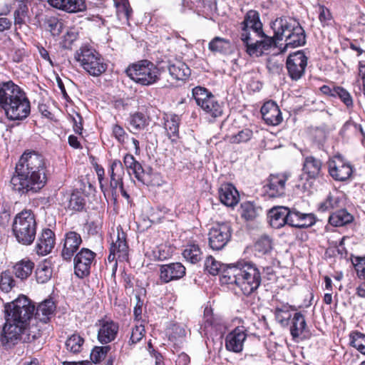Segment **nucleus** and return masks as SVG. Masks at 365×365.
<instances>
[{
	"label": "nucleus",
	"mask_w": 365,
	"mask_h": 365,
	"mask_svg": "<svg viewBox=\"0 0 365 365\" xmlns=\"http://www.w3.org/2000/svg\"><path fill=\"white\" fill-rule=\"evenodd\" d=\"M14 286V280L9 272H4L0 277V289L5 292H9Z\"/></svg>",
	"instance_id": "obj_58"
},
{
	"label": "nucleus",
	"mask_w": 365,
	"mask_h": 365,
	"mask_svg": "<svg viewBox=\"0 0 365 365\" xmlns=\"http://www.w3.org/2000/svg\"><path fill=\"white\" fill-rule=\"evenodd\" d=\"M116 8L118 19L124 24H129V19L133 14L128 0H113Z\"/></svg>",
	"instance_id": "obj_42"
},
{
	"label": "nucleus",
	"mask_w": 365,
	"mask_h": 365,
	"mask_svg": "<svg viewBox=\"0 0 365 365\" xmlns=\"http://www.w3.org/2000/svg\"><path fill=\"white\" fill-rule=\"evenodd\" d=\"M226 266L217 261L212 256H208L205 262V269L212 275L220 274Z\"/></svg>",
	"instance_id": "obj_49"
},
{
	"label": "nucleus",
	"mask_w": 365,
	"mask_h": 365,
	"mask_svg": "<svg viewBox=\"0 0 365 365\" xmlns=\"http://www.w3.org/2000/svg\"><path fill=\"white\" fill-rule=\"evenodd\" d=\"M47 181V169L44 158L39 153L24 152L16 165L10 183L12 190L20 194L36 192Z\"/></svg>",
	"instance_id": "obj_1"
},
{
	"label": "nucleus",
	"mask_w": 365,
	"mask_h": 365,
	"mask_svg": "<svg viewBox=\"0 0 365 365\" xmlns=\"http://www.w3.org/2000/svg\"><path fill=\"white\" fill-rule=\"evenodd\" d=\"M125 73L135 83L144 86L155 84L160 80V76L158 66L146 59L129 65L125 69Z\"/></svg>",
	"instance_id": "obj_6"
},
{
	"label": "nucleus",
	"mask_w": 365,
	"mask_h": 365,
	"mask_svg": "<svg viewBox=\"0 0 365 365\" xmlns=\"http://www.w3.org/2000/svg\"><path fill=\"white\" fill-rule=\"evenodd\" d=\"M123 164L129 175H134L135 178L143 184L147 183L145 171L141 164L135 160L133 155H125Z\"/></svg>",
	"instance_id": "obj_31"
},
{
	"label": "nucleus",
	"mask_w": 365,
	"mask_h": 365,
	"mask_svg": "<svg viewBox=\"0 0 365 365\" xmlns=\"http://www.w3.org/2000/svg\"><path fill=\"white\" fill-rule=\"evenodd\" d=\"M239 267L238 287L249 296L257 289L261 283V274L255 264L245 260L237 261Z\"/></svg>",
	"instance_id": "obj_9"
},
{
	"label": "nucleus",
	"mask_w": 365,
	"mask_h": 365,
	"mask_svg": "<svg viewBox=\"0 0 365 365\" xmlns=\"http://www.w3.org/2000/svg\"><path fill=\"white\" fill-rule=\"evenodd\" d=\"M55 245V235L50 229L43 230L36 245V250L39 255H46L50 253Z\"/></svg>",
	"instance_id": "obj_30"
},
{
	"label": "nucleus",
	"mask_w": 365,
	"mask_h": 365,
	"mask_svg": "<svg viewBox=\"0 0 365 365\" xmlns=\"http://www.w3.org/2000/svg\"><path fill=\"white\" fill-rule=\"evenodd\" d=\"M252 135L253 133L250 129L245 128L230 136V141L232 143H245L252 138Z\"/></svg>",
	"instance_id": "obj_56"
},
{
	"label": "nucleus",
	"mask_w": 365,
	"mask_h": 365,
	"mask_svg": "<svg viewBox=\"0 0 365 365\" xmlns=\"http://www.w3.org/2000/svg\"><path fill=\"white\" fill-rule=\"evenodd\" d=\"M137 303L134 307L133 314L135 322H143L142 321V311L143 302L140 300V297L137 296Z\"/></svg>",
	"instance_id": "obj_63"
},
{
	"label": "nucleus",
	"mask_w": 365,
	"mask_h": 365,
	"mask_svg": "<svg viewBox=\"0 0 365 365\" xmlns=\"http://www.w3.org/2000/svg\"><path fill=\"white\" fill-rule=\"evenodd\" d=\"M111 349L110 345L96 346L91 353V359L93 363H99L104 359Z\"/></svg>",
	"instance_id": "obj_54"
},
{
	"label": "nucleus",
	"mask_w": 365,
	"mask_h": 365,
	"mask_svg": "<svg viewBox=\"0 0 365 365\" xmlns=\"http://www.w3.org/2000/svg\"><path fill=\"white\" fill-rule=\"evenodd\" d=\"M247 336V329L245 327H236L225 337L226 349L234 353L241 352Z\"/></svg>",
	"instance_id": "obj_19"
},
{
	"label": "nucleus",
	"mask_w": 365,
	"mask_h": 365,
	"mask_svg": "<svg viewBox=\"0 0 365 365\" xmlns=\"http://www.w3.org/2000/svg\"><path fill=\"white\" fill-rule=\"evenodd\" d=\"M86 201L83 195L79 192L71 193L68 205V208L73 211H81L83 210Z\"/></svg>",
	"instance_id": "obj_47"
},
{
	"label": "nucleus",
	"mask_w": 365,
	"mask_h": 365,
	"mask_svg": "<svg viewBox=\"0 0 365 365\" xmlns=\"http://www.w3.org/2000/svg\"><path fill=\"white\" fill-rule=\"evenodd\" d=\"M84 339L78 334H73L66 341V350L73 354L81 351Z\"/></svg>",
	"instance_id": "obj_45"
},
{
	"label": "nucleus",
	"mask_w": 365,
	"mask_h": 365,
	"mask_svg": "<svg viewBox=\"0 0 365 365\" xmlns=\"http://www.w3.org/2000/svg\"><path fill=\"white\" fill-rule=\"evenodd\" d=\"M47 29L53 36H58L63 28V23L56 17H50L46 21Z\"/></svg>",
	"instance_id": "obj_57"
},
{
	"label": "nucleus",
	"mask_w": 365,
	"mask_h": 365,
	"mask_svg": "<svg viewBox=\"0 0 365 365\" xmlns=\"http://www.w3.org/2000/svg\"><path fill=\"white\" fill-rule=\"evenodd\" d=\"M239 267L237 266V262L232 264V267L226 266L224 268L220 274V282L222 284H236L238 287V274Z\"/></svg>",
	"instance_id": "obj_43"
},
{
	"label": "nucleus",
	"mask_w": 365,
	"mask_h": 365,
	"mask_svg": "<svg viewBox=\"0 0 365 365\" xmlns=\"http://www.w3.org/2000/svg\"><path fill=\"white\" fill-rule=\"evenodd\" d=\"M307 328V323L304 316L301 312L294 314L292 319L290 333L293 339L299 338L303 334Z\"/></svg>",
	"instance_id": "obj_41"
},
{
	"label": "nucleus",
	"mask_w": 365,
	"mask_h": 365,
	"mask_svg": "<svg viewBox=\"0 0 365 365\" xmlns=\"http://www.w3.org/2000/svg\"><path fill=\"white\" fill-rule=\"evenodd\" d=\"M12 230L19 243L24 245L32 244L36 233L34 215L30 210H24L19 213L13 222Z\"/></svg>",
	"instance_id": "obj_8"
},
{
	"label": "nucleus",
	"mask_w": 365,
	"mask_h": 365,
	"mask_svg": "<svg viewBox=\"0 0 365 365\" xmlns=\"http://www.w3.org/2000/svg\"><path fill=\"white\" fill-rule=\"evenodd\" d=\"M231 48L230 40L220 36H215L208 43V49L214 53L227 54Z\"/></svg>",
	"instance_id": "obj_37"
},
{
	"label": "nucleus",
	"mask_w": 365,
	"mask_h": 365,
	"mask_svg": "<svg viewBox=\"0 0 365 365\" xmlns=\"http://www.w3.org/2000/svg\"><path fill=\"white\" fill-rule=\"evenodd\" d=\"M96 254L88 248H82L73 258L74 272L79 278L88 276Z\"/></svg>",
	"instance_id": "obj_17"
},
{
	"label": "nucleus",
	"mask_w": 365,
	"mask_h": 365,
	"mask_svg": "<svg viewBox=\"0 0 365 365\" xmlns=\"http://www.w3.org/2000/svg\"><path fill=\"white\" fill-rule=\"evenodd\" d=\"M358 277H365V257H356L354 262Z\"/></svg>",
	"instance_id": "obj_62"
},
{
	"label": "nucleus",
	"mask_w": 365,
	"mask_h": 365,
	"mask_svg": "<svg viewBox=\"0 0 365 365\" xmlns=\"http://www.w3.org/2000/svg\"><path fill=\"white\" fill-rule=\"evenodd\" d=\"M6 323L2 329L0 341L3 346L11 347L16 344L20 339L21 335L27 330L28 326L12 322L11 319L6 317Z\"/></svg>",
	"instance_id": "obj_13"
},
{
	"label": "nucleus",
	"mask_w": 365,
	"mask_h": 365,
	"mask_svg": "<svg viewBox=\"0 0 365 365\" xmlns=\"http://www.w3.org/2000/svg\"><path fill=\"white\" fill-rule=\"evenodd\" d=\"M163 120L167 136L172 141L176 140L179 137V126L181 122L180 116L175 113H165Z\"/></svg>",
	"instance_id": "obj_28"
},
{
	"label": "nucleus",
	"mask_w": 365,
	"mask_h": 365,
	"mask_svg": "<svg viewBox=\"0 0 365 365\" xmlns=\"http://www.w3.org/2000/svg\"><path fill=\"white\" fill-rule=\"evenodd\" d=\"M232 230L230 223H216L210 230L208 240L210 247L215 250L222 249L230 241Z\"/></svg>",
	"instance_id": "obj_14"
},
{
	"label": "nucleus",
	"mask_w": 365,
	"mask_h": 365,
	"mask_svg": "<svg viewBox=\"0 0 365 365\" xmlns=\"http://www.w3.org/2000/svg\"><path fill=\"white\" fill-rule=\"evenodd\" d=\"M55 308V304L52 300H45L38 304L34 316L36 319L46 323L48 320L49 317L53 314Z\"/></svg>",
	"instance_id": "obj_38"
},
{
	"label": "nucleus",
	"mask_w": 365,
	"mask_h": 365,
	"mask_svg": "<svg viewBox=\"0 0 365 365\" xmlns=\"http://www.w3.org/2000/svg\"><path fill=\"white\" fill-rule=\"evenodd\" d=\"M359 284L356 288V294L361 298H365V277H359Z\"/></svg>",
	"instance_id": "obj_64"
},
{
	"label": "nucleus",
	"mask_w": 365,
	"mask_h": 365,
	"mask_svg": "<svg viewBox=\"0 0 365 365\" xmlns=\"http://www.w3.org/2000/svg\"><path fill=\"white\" fill-rule=\"evenodd\" d=\"M327 163L329 174L334 180L345 181L353 173L352 165L340 155L333 156Z\"/></svg>",
	"instance_id": "obj_15"
},
{
	"label": "nucleus",
	"mask_w": 365,
	"mask_h": 365,
	"mask_svg": "<svg viewBox=\"0 0 365 365\" xmlns=\"http://www.w3.org/2000/svg\"><path fill=\"white\" fill-rule=\"evenodd\" d=\"M145 257L153 261H163L172 255L170 248L165 245H160L145 252Z\"/></svg>",
	"instance_id": "obj_44"
},
{
	"label": "nucleus",
	"mask_w": 365,
	"mask_h": 365,
	"mask_svg": "<svg viewBox=\"0 0 365 365\" xmlns=\"http://www.w3.org/2000/svg\"><path fill=\"white\" fill-rule=\"evenodd\" d=\"M255 251L260 255H265L272 250V240L268 236L261 237L255 244Z\"/></svg>",
	"instance_id": "obj_52"
},
{
	"label": "nucleus",
	"mask_w": 365,
	"mask_h": 365,
	"mask_svg": "<svg viewBox=\"0 0 365 365\" xmlns=\"http://www.w3.org/2000/svg\"><path fill=\"white\" fill-rule=\"evenodd\" d=\"M354 216L346 209L336 210L330 215L329 222L334 227H342L352 222Z\"/></svg>",
	"instance_id": "obj_39"
},
{
	"label": "nucleus",
	"mask_w": 365,
	"mask_h": 365,
	"mask_svg": "<svg viewBox=\"0 0 365 365\" xmlns=\"http://www.w3.org/2000/svg\"><path fill=\"white\" fill-rule=\"evenodd\" d=\"M74 58L82 68L93 77L100 76L107 70L108 65L103 56L91 46H81L76 51Z\"/></svg>",
	"instance_id": "obj_7"
},
{
	"label": "nucleus",
	"mask_w": 365,
	"mask_h": 365,
	"mask_svg": "<svg viewBox=\"0 0 365 365\" xmlns=\"http://www.w3.org/2000/svg\"><path fill=\"white\" fill-rule=\"evenodd\" d=\"M240 28V39L250 56H260L274 46V39L263 32L259 14L257 11L250 10L246 13Z\"/></svg>",
	"instance_id": "obj_2"
},
{
	"label": "nucleus",
	"mask_w": 365,
	"mask_h": 365,
	"mask_svg": "<svg viewBox=\"0 0 365 365\" xmlns=\"http://www.w3.org/2000/svg\"><path fill=\"white\" fill-rule=\"evenodd\" d=\"M259 208L251 202H245L241 205V216L246 220H252L259 215Z\"/></svg>",
	"instance_id": "obj_50"
},
{
	"label": "nucleus",
	"mask_w": 365,
	"mask_h": 365,
	"mask_svg": "<svg viewBox=\"0 0 365 365\" xmlns=\"http://www.w3.org/2000/svg\"><path fill=\"white\" fill-rule=\"evenodd\" d=\"M186 268L181 262H173L162 264L160 267V279L164 283L182 278Z\"/></svg>",
	"instance_id": "obj_21"
},
{
	"label": "nucleus",
	"mask_w": 365,
	"mask_h": 365,
	"mask_svg": "<svg viewBox=\"0 0 365 365\" xmlns=\"http://www.w3.org/2000/svg\"><path fill=\"white\" fill-rule=\"evenodd\" d=\"M53 275V267L51 261L43 260L38 264L35 270L36 282L39 284L48 282Z\"/></svg>",
	"instance_id": "obj_36"
},
{
	"label": "nucleus",
	"mask_w": 365,
	"mask_h": 365,
	"mask_svg": "<svg viewBox=\"0 0 365 365\" xmlns=\"http://www.w3.org/2000/svg\"><path fill=\"white\" fill-rule=\"evenodd\" d=\"M289 175L286 173L271 174L264 181L262 192L267 198L283 197L286 192V182Z\"/></svg>",
	"instance_id": "obj_12"
},
{
	"label": "nucleus",
	"mask_w": 365,
	"mask_h": 365,
	"mask_svg": "<svg viewBox=\"0 0 365 365\" xmlns=\"http://www.w3.org/2000/svg\"><path fill=\"white\" fill-rule=\"evenodd\" d=\"M269 224L274 229H279L284 225L297 228L312 227L316 222V217L312 213H304L295 208L286 207H273L269 212Z\"/></svg>",
	"instance_id": "obj_5"
},
{
	"label": "nucleus",
	"mask_w": 365,
	"mask_h": 365,
	"mask_svg": "<svg viewBox=\"0 0 365 365\" xmlns=\"http://www.w3.org/2000/svg\"><path fill=\"white\" fill-rule=\"evenodd\" d=\"M108 173L110 176V187L116 190L119 185H122L125 175L123 165L120 160L115 159L109 161Z\"/></svg>",
	"instance_id": "obj_27"
},
{
	"label": "nucleus",
	"mask_w": 365,
	"mask_h": 365,
	"mask_svg": "<svg viewBox=\"0 0 365 365\" xmlns=\"http://www.w3.org/2000/svg\"><path fill=\"white\" fill-rule=\"evenodd\" d=\"M35 306L26 296L22 295L11 302L4 305L5 317L29 326V322L34 317Z\"/></svg>",
	"instance_id": "obj_10"
},
{
	"label": "nucleus",
	"mask_w": 365,
	"mask_h": 365,
	"mask_svg": "<svg viewBox=\"0 0 365 365\" xmlns=\"http://www.w3.org/2000/svg\"><path fill=\"white\" fill-rule=\"evenodd\" d=\"M321 92L333 98H338L347 107L353 106V98L349 92L344 88L334 84L324 85L320 88Z\"/></svg>",
	"instance_id": "obj_25"
},
{
	"label": "nucleus",
	"mask_w": 365,
	"mask_h": 365,
	"mask_svg": "<svg viewBox=\"0 0 365 365\" xmlns=\"http://www.w3.org/2000/svg\"><path fill=\"white\" fill-rule=\"evenodd\" d=\"M219 197L221 202L227 207H234L240 200L237 190L231 183L221 185L219 188Z\"/></svg>",
	"instance_id": "obj_29"
},
{
	"label": "nucleus",
	"mask_w": 365,
	"mask_h": 365,
	"mask_svg": "<svg viewBox=\"0 0 365 365\" xmlns=\"http://www.w3.org/2000/svg\"><path fill=\"white\" fill-rule=\"evenodd\" d=\"M112 136L121 145L126 143L129 139V135L124 128L117 123L112 125Z\"/></svg>",
	"instance_id": "obj_55"
},
{
	"label": "nucleus",
	"mask_w": 365,
	"mask_h": 365,
	"mask_svg": "<svg viewBox=\"0 0 365 365\" xmlns=\"http://www.w3.org/2000/svg\"><path fill=\"white\" fill-rule=\"evenodd\" d=\"M192 96L198 106L207 114L213 118H217L222 115L223 103L207 88L202 86H196L192 89Z\"/></svg>",
	"instance_id": "obj_11"
},
{
	"label": "nucleus",
	"mask_w": 365,
	"mask_h": 365,
	"mask_svg": "<svg viewBox=\"0 0 365 365\" xmlns=\"http://www.w3.org/2000/svg\"><path fill=\"white\" fill-rule=\"evenodd\" d=\"M273 30L274 45L276 41L284 39L285 45L281 48L284 52L288 48H297L304 46L306 43L304 30L299 22L286 17L277 18L271 23Z\"/></svg>",
	"instance_id": "obj_4"
},
{
	"label": "nucleus",
	"mask_w": 365,
	"mask_h": 365,
	"mask_svg": "<svg viewBox=\"0 0 365 365\" xmlns=\"http://www.w3.org/2000/svg\"><path fill=\"white\" fill-rule=\"evenodd\" d=\"M319 19L321 23L324 25H328L331 19V14L329 10L324 6H319L318 8Z\"/></svg>",
	"instance_id": "obj_61"
},
{
	"label": "nucleus",
	"mask_w": 365,
	"mask_h": 365,
	"mask_svg": "<svg viewBox=\"0 0 365 365\" xmlns=\"http://www.w3.org/2000/svg\"><path fill=\"white\" fill-rule=\"evenodd\" d=\"M205 328L217 327L220 325L213 317L212 310L210 307H205L204 310Z\"/></svg>",
	"instance_id": "obj_59"
},
{
	"label": "nucleus",
	"mask_w": 365,
	"mask_h": 365,
	"mask_svg": "<svg viewBox=\"0 0 365 365\" xmlns=\"http://www.w3.org/2000/svg\"><path fill=\"white\" fill-rule=\"evenodd\" d=\"M29 8L26 3H19L14 13V24L21 26L25 23V19L28 15Z\"/></svg>",
	"instance_id": "obj_53"
},
{
	"label": "nucleus",
	"mask_w": 365,
	"mask_h": 365,
	"mask_svg": "<svg viewBox=\"0 0 365 365\" xmlns=\"http://www.w3.org/2000/svg\"><path fill=\"white\" fill-rule=\"evenodd\" d=\"M34 263L29 259H23L14 266V272L21 280L27 279L32 273Z\"/></svg>",
	"instance_id": "obj_40"
},
{
	"label": "nucleus",
	"mask_w": 365,
	"mask_h": 365,
	"mask_svg": "<svg viewBox=\"0 0 365 365\" xmlns=\"http://www.w3.org/2000/svg\"><path fill=\"white\" fill-rule=\"evenodd\" d=\"M82 243V238L79 233L75 231L67 232L64 235L63 246L61 256L63 259L71 261Z\"/></svg>",
	"instance_id": "obj_20"
},
{
	"label": "nucleus",
	"mask_w": 365,
	"mask_h": 365,
	"mask_svg": "<svg viewBox=\"0 0 365 365\" xmlns=\"http://www.w3.org/2000/svg\"><path fill=\"white\" fill-rule=\"evenodd\" d=\"M349 344L360 353L365 355V334L358 331H352L349 334Z\"/></svg>",
	"instance_id": "obj_46"
},
{
	"label": "nucleus",
	"mask_w": 365,
	"mask_h": 365,
	"mask_svg": "<svg viewBox=\"0 0 365 365\" xmlns=\"http://www.w3.org/2000/svg\"><path fill=\"white\" fill-rule=\"evenodd\" d=\"M168 69L170 75L178 81L186 80L191 73L186 63L179 60L169 62Z\"/></svg>",
	"instance_id": "obj_32"
},
{
	"label": "nucleus",
	"mask_w": 365,
	"mask_h": 365,
	"mask_svg": "<svg viewBox=\"0 0 365 365\" xmlns=\"http://www.w3.org/2000/svg\"><path fill=\"white\" fill-rule=\"evenodd\" d=\"M97 327V339L102 344H108L117 337L119 326L111 319L105 317L98 319L96 323Z\"/></svg>",
	"instance_id": "obj_18"
},
{
	"label": "nucleus",
	"mask_w": 365,
	"mask_h": 365,
	"mask_svg": "<svg viewBox=\"0 0 365 365\" xmlns=\"http://www.w3.org/2000/svg\"><path fill=\"white\" fill-rule=\"evenodd\" d=\"M340 199L339 197L329 195L327 197L320 202L318 205V210L320 212H327L340 206Z\"/></svg>",
	"instance_id": "obj_51"
},
{
	"label": "nucleus",
	"mask_w": 365,
	"mask_h": 365,
	"mask_svg": "<svg viewBox=\"0 0 365 365\" xmlns=\"http://www.w3.org/2000/svg\"><path fill=\"white\" fill-rule=\"evenodd\" d=\"M322 168V163L320 159L312 155L304 158L303 163V173L308 178L315 179L319 176Z\"/></svg>",
	"instance_id": "obj_33"
},
{
	"label": "nucleus",
	"mask_w": 365,
	"mask_h": 365,
	"mask_svg": "<svg viewBox=\"0 0 365 365\" xmlns=\"http://www.w3.org/2000/svg\"><path fill=\"white\" fill-rule=\"evenodd\" d=\"M260 111L262 119L269 125H277L282 121L281 110L274 101L265 102Z\"/></svg>",
	"instance_id": "obj_24"
},
{
	"label": "nucleus",
	"mask_w": 365,
	"mask_h": 365,
	"mask_svg": "<svg viewBox=\"0 0 365 365\" xmlns=\"http://www.w3.org/2000/svg\"><path fill=\"white\" fill-rule=\"evenodd\" d=\"M182 255L186 262L195 264L201 261L203 252L197 243L189 242L184 246Z\"/></svg>",
	"instance_id": "obj_34"
},
{
	"label": "nucleus",
	"mask_w": 365,
	"mask_h": 365,
	"mask_svg": "<svg viewBox=\"0 0 365 365\" xmlns=\"http://www.w3.org/2000/svg\"><path fill=\"white\" fill-rule=\"evenodd\" d=\"M128 122L130 128V131L136 134L149 125V118L143 113L135 112L130 115Z\"/></svg>",
	"instance_id": "obj_35"
},
{
	"label": "nucleus",
	"mask_w": 365,
	"mask_h": 365,
	"mask_svg": "<svg viewBox=\"0 0 365 365\" xmlns=\"http://www.w3.org/2000/svg\"><path fill=\"white\" fill-rule=\"evenodd\" d=\"M110 247L117 250L119 261H127L128 259V245L126 241V234L122 227L118 225L115 230L110 235Z\"/></svg>",
	"instance_id": "obj_22"
},
{
	"label": "nucleus",
	"mask_w": 365,
	"mask_h": 365,
	"mask_svg": "<svg viewBox=\"0 0 365 365\" xmlns=\"http://www.w3.org/2000/svg\"><path fill=\"white\" fill-rule=\"evenodd\" d=\"M51 7L69 14L83 11L86 9L85 0H46Z\"/></svg>",
	"instance_id": "obj_23"
},
{
	"label": "nucleus",
	"mask_w": 365,
	"mask_h": 365,
	"mask_svg": "<svg viewBox=\"0 0 365 365\" xmlns=\"http://www.w3.org/2000/svg\"><path fill=\"white\" fill-rule=\"evenodd\" d=\"M308 58L302 51L289 55L286 61L288 76L292 81H298L305 73Z\"/></svg>",
	"instance_id": "obj_16"
},
{
	"label": "nucleus",
	"mask_w": 365,
	"mask_h": 365,
	"mask_svg": "<svg viewBox=\"0 0 365 365\" xmlns=\"http://www.w3.org/2000/svg\"><path fill=\"white\" fill-rule=\"evenodd\" d=\"M108 173L110 176V187L116 190L119 185H122L125 175L123 165L120 160L115 159L109 161Z\"/></svg>",
	"instance_id": "obj_26"
},
{
	"label": "nucleus",
	"mask_w": 365,
	"mask_h": 365,
	"mask_svg": "<svg viewBox=\"0 0 365 365\" xmlns=\"http://www.w3.org/2000/svg\"><path fill=\"white\" fill-rule=\"evenodd\" d=\"M0 108L11 121L24 120L31 113V104L26 93L11 81L0 84Z\"/></svg>",
	"instance_id": "obj_3"
},
{
	"label": "nucleus",
	"mask_w": 365,
	"mask_h": 365,
	"mask_svg": "<svg viewBox=\"0 0 365 365\" xmlns=\"http://www.w3.org/2000/svg\"><path fill=\"white\" fill-rule=\"evenodd\" d=\"M94 168H95V171L96 173L97 177H98V182L100 185V188H101V191L103 193H105L106 191L107 190L106 184V180L105 179V170L101 165H98V164H96L95 165Z\"/></svg>",
	"instance_id": "obj_60"
},
{
	"label": "nucleus",
	"mask_w": 365,
	"mask_h": 365,
	"mask_svg": "<svg viewBox=\"0 0 365 365\" xmlns=\"http://www.w3.org/2000/svg\"><path fill=\"white\" fill-rule=\"evenodd\" d=\"M145 330L143 322H136L132 327L128 344L132 346L138 343L145 336Z\"/></svg>",
	"instance_id": "obj_48"
}]
</instances>
